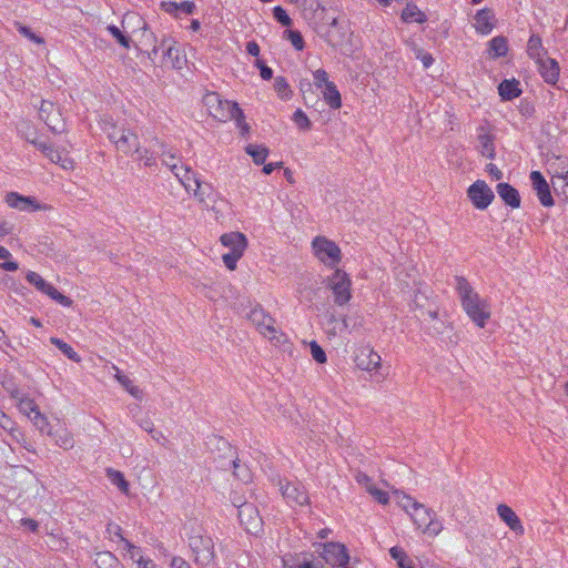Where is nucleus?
Returning <instances> with one entry per match:
<instances>
[{
  "mask_svg": "<svg viewBox=\"0 0 568 568\" xmlns=\"http://www.w3.org/2000/svg\"><path fill=\"white\" fill-rule=\"evenodd\" d=\"M455 282L463 310L478 327H485L491 315L488 300L483 298L466 278L456 276Z\"/></svg>",
  "mask_w": 568,
  "mask_h": 568,
  "instance_id": "1",
  "label": "nucleus"
},
{
  "mask_svg": "<svg viewBox=\"0 0 568 568\" xmlns=\"http://www.w3.org/2000/svg\"><path fill=\"white\" fill-rule=\"evenodd\" d=\"M102 129L119 152L124 155H133L134 152L139 151L140 140L138 134L124 124L104 121Z\"/></svg>",
  "mask_w": 568,
  "mask_h": 568,
  "instance_id": "2",
  "label": "nucleus"
},
{
  "mask_svg": "<svg viewBox=\"0 0 568 568\" xmlns=\"http://www.w3.org/2000/svg\"><path fill=\"white\" fill-rule=\"evenodd\" d=\"M409 517L417 529H422L423 532L429 536H437L443 529L436 513L424 504H414Z\"/></svg>",
  "mask_w": 568,
  "mask_h": 568,
  "instance_id": "3",
  "label": "nucleus"
},
{
  "mask_svg": "<svg viewBox=\"0 0 568 568\" xmlns=\"http://www.w3.org/2000/svg\"><path fill=\"white\" fill-rule=\"evenodd\" d=\"M312 246L315 256L328 267H336L342 260V252L337 244L324 236L315 237Z\"/></svg>",
  "mask_w": 568,
  "mask_h": 568,
  "instance_id": "4",
  "label": "nucleus"
},
{
  "mask_svg": "<svg viewBox=\"0 0 568 568\" xmlns=\"http://www.w3.org/2000/svg\"><path fill=\"white\" fill-rule=\"evenodd\" d=\"M189 545L194 554L196 564L210 566L215 562L214 542L210 536H191Z\"/></svg>",
  "mask_w": 568,
  "mask_h": 568,
  "instance_id": "5",
  "label": "nucleus"
},
{
  "mask_svg": "<svg viewBox=\"0 0 568 568\" xmlns=\"http://www.w3.org/2000/svg\"><path fill=\"white\" fill-rule=\"evenodd\" d=\"M328 287L332 290L334 295V302L343 306L345 305L352 297L351 292V278L348 275L339 270L336 268L335 272L327 278Z\"/></svg>",
  "mask_w": 568,
  "mask_h": 568,
  "instance_id": "6",
  "label": "nucleus"
},
{
  "mask_svg": "<svg viewBox=\"0 0 568 568\" xmlns=\"http://www.w3.org/2000/svg\"><path fill=\"white\" fill-rule=\"evenodd\" d=\"M354 361L359 369L369 372L381 378L385 377L382 373V357L373 348L368 346L358 348Z\"/></svg>",
  "mask_w": 568,
  "mask_h": 568,
  "instance_id": "7",
  "label": "nucleus"
},
{
  "mask_svg": "<svg viewBox=\"0 0 568 568\" xmlns=\"http://www.w3.org/2000/svg\"><path fill=\"white\" fill-rule=\"evenodd\" d=\"M322 547L321 557L326 564L333 567L348 568L349 555L346 547L339 542H325Z\"/></svg>",
  "mask_w": 568,
  "mask_h": 568,
  "instance_id": "8",
  "label": "nucleus"
},
{
  "mask_svg": "<svg viewBox=\"0 0 568 568\" xmlns=\"http://www.w3.org/2000/svg\"><path fill=\"white\" fill-rule=\"evenodd\" d=\"M29 284L33 285L39 292L48 295L62 306H70L72 301L70 297L60 293L53 285L48 283L41 275L33 271H29L26 275Z\"/></svg>",
  "mask_w": 568,
  "mask_h": 568,
  "instance_id": "9",
  "label": "nucleus"
},
{
  "mask_svg": "<svg viewBox=\"0 0 568 568\" xmlns=\"http://www.w3.org/2000/svg\"><path fill=\"white\" fill-rule=\"evenodd\" d=\"M467 195L473 205L478 210L487 209L495 197L493 190L483 180L474 182L468 187Z\"/></svg>",
  "mask_w": 568,
  "mask_h": 568,
  "instance_id": "10",
  "label": "nucleus"
},
{
  "mask_svg": "<svg viewBox=\"0 0 568 568\" xmlns=\"http://www.w3.org/2000/svg\"><path fill=\"white\" fill-rule=\"evenodd\" d=\"M241 526L251 535H258L263 531V520L257 507L254 504L244 506L237 514Z\"/></svg>",
  "mask_w": 568,
  "mask_h": 568,
  "instance_id": "11",
  "label": "nucleus"
},
{
  "mask_svg": "<svg viewBox=\"0 0 568 568\" xmlns=\"http://www.w3.org/2000/svg\"><path fill=\"white\" fill-rule=\"evenodd\" d=\"M40 119L50 128L53 132H60L63 128L61 113L55 105L50 101H41L39 108Z\"/></svg>",
  "mask_w": 568,
  "mask_h": 568,
  "instance_id": "12",
  "label": "nucleus"
},
{
  "mask_svg": "<svg viewBox=\"0 0 568 568\" xmlns=\"http://www.w3.org/2000/svg\"><path fill=\"white\" fill-rule=\"evenodd\" d=\"M251 320L255 324L258 332L266 338L273 341L276 338V328L274 320L266 315L263 310L254 308L251 312Z\"/></svg>",
  "mask_w": 568,
  "mask_h": 568,
  "instance_id": "13",
  "label": "nucleus"
},
{
  "mask_svg": "<svg viewBox=\"0 0 568 568\" xmlns=\"http://www.w3.org/2000/svg\"><path fill=\"white\" fill-rule=\"evenodd\" d=\"M281 491L290 504L300 506L308 504V495L300 481H287L281 486Z\"/></svg>",
  "mask_w": 568,
  "mask_h": 568,
  "instance_id": "14",
  "label": "nucleus"
},
{
  "mask_svg": "<svg viewBox=\"0 0 568 568\" xmlns=\"http://www.w3.org/2000/svg\"><path fill=\"white\" fill-rule=\"evenodd\" d=\"M530 181L532 189L536 191L539 202L544 206H552L554 199L551 196L550 187L542 174L539 171L530 173Z\"/></svg>",
  "mask_w": 568,
  "mask_h": 568,
  "instance_id": "15",
  "label": "nucleus"
},
{
  "mask_svg": "<svg viewBox=\"0 0 568 568\" xmlns=\"http://www.w3.org/2000/svg\"><path fill=\"white\" fill-rule=\"evenodd\" d=\"M6 203L13 209L20 211H38L41 209L32 196H24L17 192H10L6 195Z\"/></svg>",
  "mask_w": 568,
  "mask_h": 568,
  "instance_id": "16",
  "label": "nucleus"
},
{
  "mask_svg": "<svg viewBox=\"0 0 568 568\" xmlns=\"http://www.w3.org/2000/svg\"><path fill=\"white\" fill-rule=\"evenodd\" d=\"M211 115L221 122H226L242 115V110L236 102L221 99L220 105L212 111Z\"/></svg>",
  "mask_w": 568,
  "mask_h": 568,
  "instance_id": "17",
  "label": "nucleus"
},
{
  "mask_svg": "<svg viewBox=\"0 0 568 568\" xmlns=\"http://www.w3.org/2000/svg\"><path fill=\"white\" fill-rule=\"evenodd\" d=\"M497 514L499 518L517 535H523L525 529L521 525L519 517L516 513L507 505H498Z\"/></svg>",
  "mask_w": 568,
  "mask_h": 568,
  "instance_id": "18",
  "label": "nucleus"
},
{
  "mask_svg": "<svg viewBox=\"0 0 568 568\" xmlns=\"http://www.w3.org/2000/svg\"><path fill=\"white\" fill-rule=\"evenodd\" d=\"M539 65V72L542 79L550 84H555L559 78V65L558 62L551 58L545 57L537 61Z\"/></svg>",
  "mask_w": 568,
  "mask_h": 568,
  "instance_id": "19",
  "label": "nucleus"
},
{
  "mask_svg": "<svg viewBox=\"0 0 568 568\" xmlns=\"http://www.w3.org/2000/svg\"><path fill=\"white\" fill-rule=\"evenodd\" d=\"M475 29L481 34H488L495 28V14L490 9H481L475 16Z\"/></svg>",
  "mask_w": 568,
  "mask_h": 568,
  "instance_id": "20",
  "label": "nucleus"
},
{
  "mask_svg": "<svg viewBox=\"0 0 568 568\" xmlns=\"http://www.w3.org/2000/svg\"><path fill=\"white\" fill-rule=\"evenodd\" d=\"M496 191L499 197L505 202V204L509 205L513 209H517L520 206L519 192L510 184L498 183L496 186Z\"/></svg>",
  "mask_w": 568,
  "mask_h": 568,
  "instance_id": "21",
  "label": "nucleus"
},
{
  "mask_svg": "<svg viewBox=\"0 0 568 568\" xmlns=\"http://www.w3.org/2000/svg\"><path fill=\"white\" fill-rule=\"evenodd\" d=\"M106 534L110 540L123 544L124 549L131 554L132 558L135 556L139 548L122 536V528L119 525L112 523L108 524Z\"/></svg>",
  "mask_w": 568,
  "mask_h": 568,
  "instance_id": "22",
  "label": "nucleus"
},
{
  "mask_svg": "<svg viewBox=\"0 0 568 568\" xmlns=\"http://www.w3.org/2000/svg\"><path fill=\"white\" fill-rule=\"evenodd\" d=\"M220 241L224 246L230 247V252H234L235 250L244 252L246 247V237L240 232L223 234Z\"/></svg>",
  "mask_w": 568,
  "mask_h": 568,
  "instance_id": "23",
  "label": "nucleus"
},
{
  "mask_svg": "<svg viewBox=\"0 0 568 568\" xmlns=\"http://www.w3.org/2000/svg\"><path fill=\"white\" fill-rule=\"evenodd\" d=\"M499 95L505 101H510L520 95L519 82L515 79L504 80L498 87Z\"/></svg>",
  "mask_w": 568,
  "mask_h": 568,
  "instance_id": "24",
  "label": "nucleus"
},
{
  "mask_svg": "<svg viewBox=\"0 0 568 568\" xmlns=\"http://www.w3.org/2000/svg\"><path fill=\"white\" fill-rule=\"evenodd\" d=\"M402 20L406 23H424L427 17L415 3H407L402 11Z\"/></svg>",
  "mask_w": 568,
  "mask_h": 568,
  "instance_id": "25",
  "label": "nucleus"
},
{
  "mask_svg": "<svg viewBox=\"0 0 568 568\" xmlns=\"http://www.w3.org/2000/svg\"><path fill=\"white\" fill-rule=\"evenodd\" d=\"M47 435L51 436L55 444L65 450L71 449L74 446V439L71 433L65 428L57 429L55 432L48 430Z\"/></svg>",
  "mask_w": 568,
  "mask_h": 568,
  "instance_id": "26",
  "label": "nucleus"
},
{
  "mask_svg": "<svg viewBox=\"0 0 568 568\" xmlns=\"http://www.w3.org/2000/svg\"><path fill=\"white\" fill-rule=\"evenodd\" d=\"M192 179L194 183V189H192L194 196H196L201 203L209 206L210 203L206 199L213 202V199H211L213 195L211 186L207 184L203 185L197 175H192Z\"/></svg>",
  "mask_w": 568,
  "mask_h": 568,
  "instance_id": "27",
  "label": "nucleus"
},
{
  "mask_svg": "<svg viewBox=\"0 0 568 568\" xmlns=\"http://www.w3.org/2000/svg\"><path fill=\"white\" fill-rule=\"evenodd\" d=\"M52 163L59 164L64 170H72L74 168V162L67 154H63L61 151L51 146L48 152L44 154Z\"/></svg>",
  "mask_w": 568,
  "mask_h": 568,
  "instance_id": "28",
  "label": "nucleus"
},
{
  "mask_svg": "<svg viewBox=\"0 0 568 568\" xmlns=\"http://www.w3.org/2000/svg\"><path fill=\"white\" fill-rule=\"evenodd\" d=\"M527 53L531 59L536 61L545 58L546 50L542 47L541 39L538 34H531L527 43Z\"/></svg>",
  "mask_w": 568,
  "mask_h": 568,
  "instance_id": "29",
  "label": "nucleus"
},
{
  "mask_svg": "<svg viewBox=\"0 0 568 568\" xmlns=\"http://www.w3.org/2000/svg\"><path fill=\"white\" fill-rule=\"evenodd\" d=\"M94 564L98 568H122L119 559L110 551H100L95 555Z\"/></svg>",
  "mask_w": 568,
  "mask_h": 568,
  "instance_id": "30",
  "label": "nucleus"
},
{
  "mask_svg": "<svg viewBox=\"0 0 568 568\" xmlns=\"http://www.w3.org/2000/svg\"><path fill=\"white\" fill-rule=\"evenodd\" d=\"M323 97L326 103L332 109H339L342 105V98L341 94L336 88V85L332 83H327L323 91Z\"/></svg>",
  "mask_w": 568,
  "mask_h": 568,
  "instance_id": "31",
  "label": "nucleus"
},
{
  "mask_svg": "<svg viewBox=\"0 0 568 568\" xmlns=\"http://www.w3.org/2000/svg\"><path fill=\"white\" fill-rule=\"evenodd\" d=\"M28 406H30V413H33V416L30 417L33 425L41 432V433H45L48 430H52L51 427L49 426V423L47 420V417L43 416L40 410L38 409L37 405L32 402V400H28L27 403Z\"/></svg>",
  "mask_w": 568,
  "mask_h": 568,
  "instance_id": "32",
  "label": "nucleus"
},
{
  "mask_svg": "<svg viewBox=\"0 0 568 568\" xmlns=\"http://www.w3.org/2000/svg\"><path fill=\"white\" fill-rule=\"evenodd\" d=\"M489 54L494 58L505 57L508 52V41L503 36H497L489 41Z\"/></svg>",
  "mask_w": 568,
  "mask_h": 568,
  "instance_id": "33",
  "label": "nucleus"
},
{
  "mask_svg": "<svg viewBox=\"0 0 568 568\" xmlns=\"http://www.w3.org/2000/svg\"><path fill=\"white\" fill-rule=\"evenodd\" d=\"M155 143L161 149L162 163L168 166L172 173L176 170L182 171V166H179L176 163V155L171 150H166L165 145L160 141L155 140Z\"/></svg>",
  "mask_w": 568,
  "mask_h": 568,
  "instance_id": "34",
  "label": "nucleus"
},
{
  "mask_svg": "<svg viewBox=\"0 0 568 568\" xmlns=\"http://www.w3.org/2000/svg\"><path fill=\"white\" fill-rule=\"evenodd\" d=\"M245 151L248 155L252 156L255 164H263L268 156V149L261 144H248L245 148Z\"/></svg>",
  "mask_w": 568,
  "mask_h": 568,
  "instance_id": "35",
  "label": "nucleus"
},
{
  "mask_svg": "<svg viewBox=\"0 0 568 568\" xmlns=\"http://www.w3.org/2000/svg\"><path fill=\"white\" fill-rule=\"evenodd\" d=\"M161 61L162 63L169 64L174 69L182 68V59L180 57L179 49L175 48V44L165 49V53L163 54V59Z\"/></svg>",
  "mask_w": 568,
  "mask_h": 568,
  "instance_id": "36",
  "label": "nucleus"
},
{
  "mask_svg": "<svg viewBox=\"0 0 568 568\" xmlns=\"http://www.w3.org/2000/svg\"><path fill=\"white\" fill-rule=\"evenodd\" d=\"M173 174L178 178L180 183L185 187L187 192H191L192 189H194L192 175L197 174L193 172L190 168L182 166V171L176 170Z\"/></svg>",
  "mask_w": 568,
  "mask_h": 568,
  "instance_id": "37",
  "label": "nucleus"
},
{
  "mask_svg": "<svg viewBox=\"0 0 568 568\" xmlns=\"http://www.w3.org/2000/svg\"><path fill=\"white\" fill-rule=\"evenodd\" d=\"M106 476L109 480L116 486L122 493L126 494L129 491V483L125 480L123 474L119 470L108 468Z\"/></svg>",
  "mask_w": 568,
  "mask_h": 568,
  "instance_id": "38",
  "label": "nucleus"
},
{
  "mask_svg": "<svg viewBox=\"0 0 568 568\" xmlns=\"http://www.w3.org/2000/svg\"><path fill=\"white\" fill-rule=\"evenodd\" d=\"M136 154V160L141 162L144 166L152 168L156 165V153L151 151L150 149H141L139 145V151L134 152Z\"/></svg>",
  "mask_w": 568,
  "mask_h": 568,
  "instance_id": "39",
  "label": "nucleus"
},
{
  "mask_svg": "<svg viewBox=\"0 0 568 568\" xmlns=\"http://www.w3.org/2000/svg\"><path fill=\"white\" fill-rule=\"evenodd\" d=\"M478 142L480 148V153L483 156H486L488 159L495 158V150H494V143L493 138L488 134H479L478 135Z\"/></svg>",
  "mask_w": 568,
  "mask_h": 568,
  "instance_id": "40",
  "label": "nucleus"
},
{
  "mask_svg": "<svg viewBox=\"0 0 568 568\" xmlns=\"http://www.w3.org/2000/svg\"><path fill=\"white\" fill-rule=\"evenodd\" d=\"M12 254L8 248L0 245V268L7 272H16L19 265L14 261H10Z\"/></svg>",
  "mask_w": 568,
  "mask_h": 568,
  "instance_id": "41",
  "label": "nucleus"
},
{
  "mask_svg": "<svg viewBox=\"0 0 568 568\" xmlns=\"http://www.w3.org/2000/svg\"><path fill=\"white\" fill-rule=\"evenodd\" d=\"M406 44L415 53L416 59H419L422 61L424 68L427 69L433 64L434 59L430 53L425 52L414 41H406Z\"/></svg>",
  "mask_w": 568,
  "mask_h": 568,
  "instance_id": "42",
  "label": "nucleus"
},
{
  "mask_svg": "<svg viewBox=\"0 0 568 568\" xmlns=\"http://www.w3.org/2000/svg\"><path fill=\"white\" fill-rule=\"evenodd\" d=\"M50 342L57 346L69 359L73 362H80V356L77 354V352L65 342L58 337H51Z\"/></svg>",
  "mask_w": 568,
  "mask_h": 568,
  "instance_id": "43",
  "label": "nucleus"
},
{
  "mask_svg": "<svg viewBox=\"0 0 568 568\" xmlns=\"http://www.w3.org/2000/svg\"><path fill=\"white\" fill-rule=\"evenodd\" d=\"M116 379L119 381V383L136 399H141L142 398V395H143V392L138 387V386H134L132 384V381L125 376V375H122L120 374V372L118 371L116 375H115Z\"/></svg>",
  "mask_w": 568,
  "mask_h": 568,
  "instance_id": "44",
  "label": "nucleus"
},
{
  "mask_svg": "<svg viewBox=\"0 0 568 568\" xmlns=\"http://www.w3.org/2000/svg\"><path fill=\"white\" fill-rule=\"evenodd\" d=\"M274 90L276 91L277 95L283 100H287L292 95L291 87L287 80L283 77L275 78Z\"/></svg>",
  "mask_w": 568,
  "mask_h": 568,
  "instance_id": "45",
  "label": "nucleus"
},
{
  "mask_svg": "<svg viewBox=\"0 0 568 568\" xmlns=\"http://www.w3.org/2000/svg\"><path fill=\"white\" fill-rule=\"evenodd\" d=\"M395 495L397 497V503L399 505V507L405 510V513L407 515L410 514V511L413 510V505L414 504H419L418 501H416L413 497H410L409 495H406L405 493L403 491H398L396 490L395 491Z\"/></svg>",
  "mask_w": 568,
  "mask_h": 568,
  "instance_id": "46",
  "label": "nucleus"
},
{
  "mask_svg": "<svg viewBox=\"0 0 568 568\" xmlns=\"http://www.w3.org/2000/svg\"><path fill=\"white\" fill-rule=\"evenodd\" d=\"M234 475L242 480L243 483H247L252 479L251 470L246 467V465L241 464L239 459L232 460Z\"/></svg>",
  "mask_w": 568,
  "mask_h": 568,
  "instance_id": "47",
  "label": "nucleus"
},
{
  "mask_svg": "<svg viewBox=\"0 0 568 568\" xmlns=\"http://www.w3.org/2000/svg\"><path fill=\"white\" fill-rule=\"evenodd\" d=\"M292 120L294 121V123L298 126V129L301 130H310L311 126H312V122L310 121L308 116L306 115V113L304 111H302L301 109H297L294 113H293V116H292Z\"/></svg>",
  "mask_w": 568,
  "mask_h": 568,
  "instance_id": "48",
  "label": "nucleus"
},
{
  "mask_svg": "<svg viewBox=\"0 0 568 568\" xmlns=\"http://www.w3.org/2000/svg\"><path fill=\"white\" fill-rule=\"evenodd\" d=\"M16 29L21 33L23 37L28 38L30 41L41 44L43 43V39L36 34L29 27L22 24L21 22H14Z\"/></svg>",
  "mask_w": 568,
  "mask_h": 568,
  "instance_id": "49",
  "label": "nucleus"
},
{
  "mask_svg": "<svg viewBox=\"0 0 568 568\" xmlns=\"http://www.w3.org/2000/svg\"><path fill=\"white\" fill-rule=\"evenodd\" d=\"M244 252H240V250H235L234 252H229L223 254L222 258L225 266L233 271L236 268L237 261L242 257Z\"/></svg>",
  "mask_w": 568,
  "mask_h": 568,
  "instance_id": "50",
  "label": "nucleus"
},
{
  "mask_svg": "<svg viewBox=\"0 0 568 568\" xmlns=\"http://www.w3.org/2000/svg\"><path fill=\"white\" fill-rule=\"evenodd\" d=\"M106 30L112 34L113 38H115V40L122 47H124L125 49H128L130 47V38L125 34H123L118 27L110 24V26H108Z\"/></svg>",
  "mask_w": 568,
  "mask_h": 568,
  "instance_id": "51",
  "label": "nucleus"
},
{
  "mask_svg": "<svg viewBox=\"0 0 568 568\" xmlns=\"http://www.w3.org/2000/svg\"><path fill=\"white\" fill-rule=\"evenodd\" d=\"M311 355L315 362L324 364L327 361L324 349L315 342L310 343Z\"/></svg>",
  "mask_w": 568,
  "mask_h": 568,
  "instance_id": "52",
  "label": "nucleus"
},
{
  "mask_svg": "<svg viewBox=\"0 0 568 568\" xmlns=\"http://www.w3.org/2000/svg\"><path fill=\"white\" fill-rule=\"evenodd\" d=\"M273 16H274L275 20L277 22H280L282 26L291 27L292 19L290 18V16L286 13V11L282 7H280V6L274 7Z\"/></svg>",
  "mask_w": 568,
  "mask_h": 568,
  "instance_id": "53",
  "label": "nucleus"
},
{
  "mask_svg": "<svg viewBox=\"0 0 568 568\" xmlns=\"http://www.w3.org/2000/svg\"><path fill=\"white\" fill-rule=\"evenodd\" d=\"M367 493L372 495L375 498V500L382 505H386L389 501L388 493L377 488L375 485L369 486Z\"/></svg>",
  "mask_w": 568,
  "mask_h": 568,
  "instance_id": "54",
  "label": "nucleus"
},
{
  "mask_svg": "<svg viewBox=\"0 0 568 568\" xmlns=\"http://www.w3.org/2000/svg\"><path fill=\"white\" fill-rule=\"evenodd\" d=\"M203 102H204L205 106L209 109V112L211 114L212 111H214V109L220 105L221 97H220V94H217L215 92H210L204 95Z\"/></svg>",
  "mask_w": 568,
  "mask_h": 568,
  "instance_id": "55",
  "label": "nucleus"
},
{
  "mask_svg": "<svg viewBox=\"0 0 568 568\" xmlns=\"http://www.w3.org/2000/svg\"><path fill=\"white\" fill-rule=\"evenodd\" d=\"M313 79H314V84L317 87V88H322V87H326L327 83H332L329 80H328V74L325 70L323 69H318L316 71L313 72Z\"/></svg>",
  "mask_w": 568,
  "mask_h": 568,
  "instance_id": "56",
  "label": "nucleus"
},
{
  "mask_svg": "<svg viewBox=\"0 0 568 568\" xmlns=\"http://www.w3.org/2000/svg\"><path fill=\"white\" fill-rule=\"evenodd\" d=\"M175 44V41L172 38H163L159 44H155L153 47V53L158 55L161 53V60L163 59V54L165 53V49L168 47H173Z\"/></svg>",
  "mask_w": 568,
  "mask_h": 568,
  "instance_id": "57",
  "label": "nucleus"
},
{
  "mask_svg": "<svg viewBox=\"0 0 568 568\" xmlns=\"http://www.w3.org/2000/svg\"><path fill=\"white\" fill-rule=\"evenodd\" d=\"M288 39L296 50H302L304 48V40L301 32L295 30L288 31Z\"/></svg>",
  "mask_w": 568,
  "mask_h": 568,
  "instance_id": "58",
  "label": "nucleus"
},
{
  "mask_svg": "<svg viewBox=\"0 0 568 568\" xmlns=\"http://www.w3.org/2000/svg\"><path fill=\"white\" fill-rule=\"evenodd\" d=\"M27 141L33 144L39 151H41L43 154L48 152V150L52 146L49 142L39 140L37 138H27Z\"/></svg>",
  "mask_w": 568,
  "mask_h": 568,
  "instance_id": "59",
  "label": "nucleus"
},
{
  "mask_svg": "<svg viewBox=\"0 0 568 568\" xmlns=\"http://www.w3.org/2000/svg\"><path fill=\"white\" fill-rule=\"evenodd\" d=\"M256 67L260 69V73L263 80H270L273 75V70L267 67L263 61L256 60Z\"/></svg>",
  "mask_w": 568,
  "mask_h": 568,
  "instance_id": "60",
  "label": "nucleus"
},
{
  "mask_svg": "<svg viewBox=\"0 0 568 568\" xmlns=\"http://www.w3.org/2000/svg\"><path fill=\"white\" fill-rule=\"evenodd\" d=\"M389 555L393 559H395L397 561V565L400 562V561H405L406 558L408 557L406 555V552L400 548V547H392L389 549Z\"/></svg>",
  "mask_w": 568,
  "mask_h": 568,
  "instance_id": "61",
  "label": "nucleus"
},
{
  "mask_svg": "<svg viewBox=\"0 0 568 568\" xmlns=\"http://www.w3.org/2000/svg\"><path fill=\"white\" fill-rule=\"evenodd\" d=\"M236 123V126L241 130V134L245 136L250 132V125L244 120V114L235 116L233 119Z\"/></svg>",
  "mask_w": 568,
  "mask_h": 568,
  "instance_id": "62",
  "label": "nucleus"
},
{
  "mask_svg": "<svg viewBox=\"0 0 568 568\" xmlns=\"http://www.w3.org/2000/svg\"><path fill=\"white\" fill-rule=\"evenodd\" d=\"M171 568H191V565L182 557L175 556L171 559Z\"/></svg>",
  "mask_w": 568,
  "mask_h": 568,
  "instance_id": "63",
  "label": "nucleus"
},
{
  "mask_svg": "<svg viewBox=\"0 0 568 568\" xmlns=\"http://www.w3.org/2000/svg\"><path fill=\"white\" fill-rule=\"evenodd\" d=\"M561 181L564 183L562 187V194L566 199H568V172L566 175H559L552 179V184L556 185L557 182Z\"/></svg>",
  "mask_w": 568,
  "mask_h": 568,
  "instance_id": "64",
  "label": "nucleus"
}]
</instances>
